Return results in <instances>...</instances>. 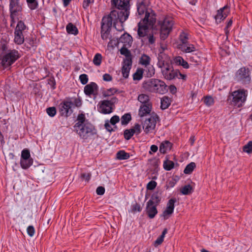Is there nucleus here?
<instances>
[{
	"label": "nucleus",
	"mask_w": 252,
	"mask_h": 252,
	"mask_svg": "<svg viewBox=\"0 0 252 252\" xmlns=\"http://www.w3.org/2000/svg\"><path fill=\"white\" fill-rule=\"evenodd\" d=\"M146 0L139 1L137 4V12L139 15H144V18L138 23V35L140 37L148 35V30L156 23V18L154 12L150 8H147Z\"/></svg>",
	"instance_id": "nucleus-1"
},
{
	"label": "nucleus",
	"mask_w": 252,
	"mask_h": 252,
	"mask_svg": "<svg viewBox=\"0 0 252 252\" xmlns=\"http://www.w3.org/2000/svg\"><path fill=\"white\" fill-rule=\"evenodd\" d=\"M73 128L74 131L83 140H87L96 133L94 126L86 119L83 113L78 115L77 122Z\"/></svg>",
	"instance_id": "nucleus-2"
},
{
	"label": "nucleus",
	"mask_w": 252,
	"mask_h": 252,
	"mask_svg": "<svg viewBox=\"0 0 252 252\" xmlns=\"http://www.w3.org/2000/svg\"><path fill=\"white\" fill-rule=\"evenodd\" d=\"M143 87L148 92L159 94H164L168 90L167 85L161 80H146Z\"/></svg>",
	"instance_id": "nucleus-3"
},
{
	"label": "nucleus",
	"mask_w": 252,
	"mask_h": 252,
	"mask_svg": "<svg viewBox=\"0 0 252 252\" xmlns=\"http://www.w3.org/2000/svg\"><path fill=\"white\" fill-rule=\"evenodd\" d=\"M246 96L243 90L235 91L228 95L227 101L231 105L240 107L245 101Z\"/></svg>",
	"instance_id": "nucleus-4"
},
{
	"label": "nucleus",
	"mask_w": 252,
	"mask_h": 252,
	"mask_svg": "<svg viewBox=\"0 0 252 252\" xmlns=\"http://www.w3.org/2000/svg\"><path fill=\"white\" fill-rule=\"evenodd\" d=\"M20 58V54L16 50H10L1 59V63L6 68L10 66Z\"/></svg>",
	"instance_id": "nucleus-5"
},
{
	"label": "nucleus",
	"mask_w": 252,
	"mask_h": 252,
	"mask_svg": "<svg viewBox=\"0 0 252 252\" xmlns=\"http://www.w3.org/2000/svg\"><path fill=\"white\" fill-rule=\"evenodd\" d=\"M173 24L174 21L170 17H166L163 20L160 26V36L161 39L165 40L167 38L172 29Z\"/></svg>",
	"instance_id": "nucleus-6"
},
{
	"label": "nucleus",
	"mask_w": 252,
	"mask_h": 252,
	"mask_svg": "<svg viewBox=\"0 0 252 252\" xmlns=\"http://www.w3.org/2000/svg\"><path fill=\"white\" fill-rule=\"evenodd\" d=\"M26 26L24 23L19 21L14 30V42L18 45H21L24 42V36L23 32L26 30Z\"/></svg>",
	"instance_id": "nucleus-7"
},
{
	"label": "nucleus",
	"mask_w": 252,
	"mask_h": 252,
	"mask_svg": "<svg viewBox=\"0 0 252 252\" xmlns=\"http://www.w3.org/2000/svg\"><path fill=\"white\" fill-rule=\"evenodd\" d=\"M117 100L116 97H113L110 100L101 101L98 108L99 111L104 114L112 113L113 111V106L117 102Z\"/></svg>",
	"instance_id": "nucleus-8"
},
{
	"label": "nucleus",
	"mask_w": 252,
	"mask_h": 252,
	"mask_svg": "<svg viewBox=\"0 0 252 252\" xmlns=\"http://www.w3.org/2000/svg\"><path fill=\"white\" fill-rule=\"evenodd\" d=\"M162 72L166 79H180V77L184 79L186 77V76L181 73L178 70L172 69V67H170V65L162 69Z\"/></svg>",
	"instance_id": "nucleus-9"
},
{
	"label": "nucleus",
	"mask_w": 252,
	"mask_h": 252,
	"mask_svg": "<svg viewBox=\"0 0 252 252\" xmlns=\"http://www.w3.org/2000/svg\"><path fill=\"white\" fill-rule=\"evenodd\" d=\"M158 119V116L157 114H154L145 120L143 125V128L146 133L151 132L155 128Z\"/></svg>",
	"instance_id": "nucleus-10"
},
{
	"label": "nucleus",
	"mask_w": 252,
	"mask_h": 252,
	"mask_svg": "<svg viewBox=\"0 0 252 252\" xmlns=\"http://www.w3.org/2000/svg\"><path fill=\"white\" fill-rule=\"evenodd\" d=\"M116 10H112L109 15L104 16L101 21V29H111L112 23H113L114 26L116 25L115 14Z\"/></svg>",
	"instance_id": "nucleus-11"
},
{
	"label": "nucleus",
	"mask_w": 252,
	"mask_h": 252,
	"mask_svg": "<svg viewBox=\"0 0 252 252\" xmlns=\"http://www.w3.org/2000/svg\"><path fill=\"white\" fill-rule=\"evenodd\" d=\"M60 111L62 116L68 117L73 112V103L70 99L64 101L59 105Z\"/></svg>",
	"instance_id": "nucleus-12"
},
{
	"label": "nucleus",
	"mask_w": 252,
	"mask_h": 252,
	"mask_svg": "<svg viewBox=\"0 0 252 252\" xmlns=\"http://www.w3.org/2000/svg\"><path fill=\"white\" fill-rule=\"evenodd\" d=\"M20 0H10L9 9L10 11V18L13 19L19 15L22 11V7L19 2Z\"/></svg>",
	"instance_id": "nucleus-13"
},
{
	"label": "nucleus",
	"mask_w": 252,
	"mask_h": 252,
	"mask_svg": "<svg viewBox=\"0 0 252 252\" xmlns=\"http://www.w3.org/2000/svg\"><path fill=\"white\" fill-rule=\"evenodd\" d=\"M230 13V8L227 5L221 8L217 11V14L215 18L216 22L219 23L223 20Z\"/></svg>",
	"instance_id": "nucleus-14"
},
{
	"label": "nucleus",
	"mask_w": 252,
	"mask_h": 252,
	"mask_svg": "<svg viewBox=\"0 0 252 252\" xmlns=\"http://www.w3.org/2000/svg\"><path fill=\"white\" fill-rule=\"evenodd\" d=\"M176 201L175 198L170 199L167 204L166 209L163 212L162 216L164 217V219L168 218L169 216L171 215L174 211V204Z\"/></svg>",
	"instance_id": "nucleus-15"
},
{
	"label": "nucleus",
	"mask_w": 252,
	"mask_h": 252,
	"mask_svg": "<svg viewBox=\"0 0 252 252\" xmlns=\"http://www.w3.org/2000/svg\"><path fill=\"white\" fill-rule=\"evenodd\" d=\"M129 14V8L124 9V10H120V11H116L115 18L116 21L119 20L121 24H123Z\"/></svg>",
	"instance_id": "nucleus-16"
},
{
	"label": "nucleus",
	"mask_w": 252,
	"mask_h": 252,
	"mask_svg": "<svg viewBox=\"0 0 252 252\" xmlns=\"http://www.w3.org/2000/svg\"><path fill=\"white\" fill-rule=\"evenodd\" d=\"M155 205L151 204V202H147L146 204V213L150 219H153L158 214V211Z\"/></svg>",
	"instance_id": "nucleus-17"
},
{
	"label": "nucleus",
	"mask_w": 252,
	"mask_h": 252,
	"mask_svg": "<svg viewBox=\"0 0 252 252\" xmlns=\"http://www.w3.org/2000/svg\"><path fill=\"white\" fill-rule=\"evenodd\" d=\"M251 72L248 67H241L236 72V77L238 79H248L250 78Z\"/></svg>",
	"instance_id": "nucleus-18"
},
{
	"label": "nucleus",
	"mask_w": 252,
	"mask_h": 252,
	"mask_svg": "<svg viewBox=\"0 0 252 252\" xmlns=\"http://www.w3.org/2000/svg\"><path fill=\"white\" fill-rule=\"evenodd\" d=\"M97 90L98 87L96 83L92 82L84 87V93L86 95H90L96 92Z\"/></svg>",
	"instance_id": "nucleus-19"
},
{
	"label": "nucleus",
	"mask_w": 252,
	"mask_h": 252,
	"mask_svg": "<svg viewBox=\"0 0 252 252\" xmlns=\"http://www.w3.org/2000/svg\"><path fill=\"white\" fill-rule=\"evenodd\" d=\"M152 107V103L142 104L139 108L138 115L142 117L150 113Z\"/></svg>",
	"instance_id": "nucleus-20"
},
{
	"label": "nucleus",
	"mask_w": 252,
	"mask_h": 252,
	"mask_svg": "<svg viewBox=\"0 0 252 252\" xmlns=\"http://www.w3.org/2000/svg\"><path fill=\"white\" fill-rule=\"evenodd\" d=\"M111 5L119 10H124V9L129 8L128 0H118L115 3L112 2Z\"/></svg>",
	"instance_id": "nucleus-21"
},
{
	"label": "nucleus",
	"mask_w": 252,
	"mask_h": 252,
	"mask_svg": "<svg viewBox=\"0 0 252 252\" xmlns=\"http://www.w3.org/2000/svg\"><path fill=\"white\" fill-rule=\"evenodd\" d=\"M171 147V143L169 141L165 140L160 143L159 150L161 153L165 154L168 150H170Z\"/></svg>",
	"instance_id": "nucleus-22"
},
{
	"label": "nucleus",
	"mask_w": 252,
	"mask_h": 252,
	"mask_svg": "<svg viewBox=\"0 0 252 252\" xmlns=\"http://www.w3.org/2000/svg\"><path fill=\"white\" fill-rule=\"evenodd\" d=\"M119 42L124 43V46L130 45L132 43V37L128 33L123 34L119 39Z\"/></svg>",
	"instance_id": "nucleus-23"
},
{
	"label": "nucleus",
	"mask_w": 252,
	"mask_h": 252,
	"mask_svg": "<svg viewBox=\"0 0 252 252\" xmlns=\"http://www.w3.org/2000/svg\"><path fill=\"white\" fill-rule=\"evenodd\" d=\"M178 48L185 53H191L196 50L195 47L193 44L189 43L185 45H178Z\"/></svg>",
	"instance_id": "nucleus-24"
},
{
	"label": "nucleus",
	"mask_w": 252,
	"mask_h": 252,
	"mask_svg": "<svg viewBox=\"0 0 252 252\" xmlns=\"http://www.w3.org/2000/svg\"><path fill=\"white\" fill-rule=\"evenodd\" d=\"M170 98L166 96H164L160 100V108L162 110L167 109L171 104Z\"/></svg>",
	"instance_id": "nucleus-25"
},
{
	"label": "nucleus",
	"mask_w": 252,
	"mask_h": 252,
	"mask_svg": "<svg viewBox=\"0 0 252 252\" xmlns=\"http://www.w3.org/2000/svg\"><path fill=\"white\" fill-rule=\"evenodd\" d=\"M175 63L179 65L182 66L184 68H188L189 65L187 62L183 59L182 57L178 56L174 59Z\"/></svg>",
	"instance_id": "nucleus-26"
},
{
	"label": "nucleus",
	"mask_w": 252,
	"mask_h": 252,
	"mask_svg": "<svg viewBox=\"0 0 252 252\" xmlns=\"http://www.w3.org/2000/svg\"><path fill=\"white\" fill-rule=\"evenodd\" d=\"M161 198L158 192H154L152 194L150 199L148 202H151V204L158 206L160 202Z\"/></svg>",
	"instance_id": "nucleus-27"
},
{
	"label": "nucleus",
	"mask_w": 252,
	"mask_h": 252,
	"mask_svg": "<svg viewBox=\"0 0 252 252\" xmlns=\"http://www.w3.org/2000/svg\"><path fill=\"white\" fill-rule=\"evenodd\" d=\"M33 164L32 159H20V165L23 169H27Z\"/></svg>",
	"instance_id": "nucleus-28"
},
{
	"label": "nucleus",
	"mask_w": 252,
	"mask_h": 252,
	"mask_svg": "<svg viewBox=\"0 0 252 252\" xmlns=\"http://www.w3.org/2000/svg\"><path fill=\"white\" fill-rule=\"evenodd\" d=\"M66 31L68 33L77 35L78 33V31L77 27L72 23H68L66 27Z\"/></svg>",
	"instance_id": "nucleus-29"
},
{
	"label": "nucleus",
	"mask_w": 252,
	"mask_h": 252,
	"mask_svg": "<svg viewBox=\"0 0 252 252\" xmlns=\"http://www.w3.org/2000/svg\"><path fill=\"white\" fill-rule=\"evenodd\" d=\"M129 157V153H126L124 150H120L116 154V158L119 160L127 159Z\"/></svg>",
	"instance_id": "nucleus-30"
},
{
	"label": "nucleus",
	"mask_w": 252,
	"mask_h": 252,
	"mask_svg": "<svg viewBox=\"0 0 252 252\" xmlns=\"http://www.w3.org/2000/svg\"><path fill=\"white\" fill-rule=\"evenodd\" d=\"M151 59L150 57L147 55L143 54L139 60V63L147 67L150 64Z\"/></svg>",
	"instance_id": "nucleus-31"
},
{
	"label": "nucleus",
	"mask_w": 252,
	"mask_h": 252,
	"mask_svg": "<svg viewBox=\"0 0 252 252\" xmlns=\"http://www.w3.org/2000/svg\"><path fill=\"white\" fill-rule=\"evenodd\" d=\"M174 162L171 160L166 159L163 162V168L166 171H170L174 167Z\"/></svg>",
	"instance_id": "nucleus-32"
},
{
	"label": "nucleus",
	"mask_w": 252,
	"mask_h": 252,
	"mask_svg": "<svg viewBox=\"0 0 252 252\" xmlns=\"http://www.w3.org/2000/svg\"><path fill=\"white\" fill-rule=\"evenodd\" d=\"M138 100L142 104L151 103L150 101L149 96L147 94H140L138 95Z\"/></svg>",
	"instance_id": "nucleus-33"
},
{
	"label": "nucleus",
	"mask_w": 252,
	"mask_h": 252,
	"mask_svg": "<svg viewBox=\"0 0 252 252\" xmlns=\"http://www.w3.org/2000/svg\"><path fill=\"white\" fill-rule=\"evenodd\" d=\"M193 192L192 187L190 185H185L181 189V192L184 195H189Z\"/></svg>",
	"instance_id": "nucleus-34"
},
{
	"label": "nucleus",
	"mask_w": 252,
	"mask_h": 252,
	"mask_svg": "<svg viewBox=\"0 0 252 252\" xmlns=\"http://www.w3.org/2000/svg\"><path fill=\"white\" fill-rule=\"evenodd\" d=\"M196 165L195 163L193 162H191L189 164H188L185 167L184 172L186 174H190L193 171L194 169L195 168Z\"/></svg>",
	"instance_id": "nucleus-35"
},
{
	"label": "nucleus",
	"mask_w": 252,
	"mask_h": 252,
	"mask_svg": "<svg viewBox=\"0 0 252 252\" xmlns=\"http://www.w3.org/2000/svg\"><path fill=\"white\" fill-rule=\"evenodd\" d=\"M189 34L185 32H182L180 35V40L181 42L179 45H186L188 44Z\"/></svg>",
	"instance_id": "nucleus-36"
},
{
	"label": "nucleus",
	"mask_w": 252,
	"mask_h": 252,
	"mask_svg": "<svg viewBox=\"0 0 252 252\" xmlns=\"http://www.w3.org/2000/svg\"><path fill=\"white\" fill-rule=\"evenodd\" d=\"M101 36L102 39L107 40L110 39V32L111 30L107 29H101Z\"/></svg>",
	"instance_id": "nucleus-37"
},
{
	"label": "nucleus",
	"mask_w": 252,
	"mask_h": 252,
	"mask_svg": "<svg viewBox=\"0 0 252 252\" xmlns=\"http://www.w3.org/2000/svg\"><path fill=\"white\" fill-rule=\"evenodd\" d=\"M131 120V115L129 113H126L121 117V124L122 125H126Z\"/></svg>",
	"instance_id": "nucleus-38"
},
{
	"label": "nucleus",
	"mask_w": 252,
	"mask_h": 252,
	"mask_svg": "<svg viewBox=\"0 0 252 252\" xmlns=\"http://www.w3.org/2000/svg\"><path fill=\"white\" fill-rule=\"evenodd\" d=\"M167 232V229L164 228L162 232L161 235L158 238V239L155 242V245H160L162 242L163 241L164 238L165 237V234Z\"/></svg>",
	"instance_id": "nucleus-39"
},
{
	"label": "nucleus",
	"mask_w": 252,
	"mask_h": 252,
	"mask_svg": "<svg viewBox=\"0 0 252 252\" xmlns=\"http://www.w3.org/2000/svg\"><path fill=\"white\" fill-rule=\"evenodd\" d=\"M120 52L121 55H124L126 58L132 57L130 51L127 49L126 46L123 45V46L120 50Z\"/></svg>",
	"instance_id": "nucleus-40"
},
{
	"label": "nucleus",
	"mask_w": 252,
	"mask_h": 252,
	"mask_svg": "<svg viewBox=\"0 0 252 252\" xmlns=\"http://www.w3.org/2000/svg\"><path fill=\"white\" fill-rule=\"evenodd\" d=\"M29 7L32 10L35 9L37 8L38 4L37 0H26Z\"/></svg>",
	"instance_id": "nucleus-41"
},
{
	"label": "nucleus",
	"mask_w": 252,
	"mask_h": 252,
	"mask_svg": "<svg viewBox=\"0 0 252 252\" xmlns=\"http://www.w3.org/2000/svg\"><path fill=\"white\" fill-rule=\"evenodd\" d=\"M154 74L155 69L153 66H149L144 70V75L147 77H151Z\"/></svg>",
	"instance_id": "nucleus-42"
},
{
	"label": "nucleus",
	"mask_w": 252,
	"mask_h": 252,
	"mask_svg": "<svg viewBox=\"0 0 252 252\" xmlns=\"http://www.w3.org/2000/svg\"><path fill=\"white\" fill-rule=\"evenodd\" d=\"M143 74H144V71L143 69L139 68L133 74V79H141L143 77Z\"/></svg>",
	"instance_id": "nucleus-43"
},
{
	"label": "nucleus",
	"mask_w": 252,
	"mask_h": 252,
	"mask_svg": "<svg viewBox=\"0 0 252 252\" xmlns=\"http://www.w3.org/2000/svg\"><path fill=\"white\" fill-rule=\"evenodd\" d=\"M21 159H24L26 160L28 159H32L31 158L30 152L28 149H25L22 150Z\"/></svg>",
	"instance_id": "nucleus-44"
},
{
	"label": "nucleus",
	"mask_w": 252,
	"mask_h": 252,
	"mask_svg": "<svg viewBox=\"0 0 252 252\" xmlns=\"http://www.w3.org/2000/svg\"><path fill=\"white\" fill-rule=\"evenodd\" d=\"M204 102L208 106H212L214 103V98L209 95L204 97Z\"/></svg>",
	"instance_id": "nucleus-45"
},
{
	"label": "nucleus",
	"mask_w": 252,
	"mask_h": 252,
	"mask_svg": "<svg viewBox=\"0 0 252 252\" xmlns=\"http://www.w3.org/2000/svg\"><path fill=\"white\" fill-rule=\"evenodd\" d=\"M102 56L99 53H97L95 55L93 63L96 65H99L101 63Z\"/></svg>",
	"instance_id": "nucleus-46"
},
{
	"label": "nucleus",
	"mask_w": 252,
	"mask_h": 252,
	"mask_svg": "<svg viewBox=\"0 0 252 252\" xmlns=\"http://www.w3.org/2000/svg\"><path fill=\"white\" fill-rule=\"evenodd\" d=\"M243 151L250 154L252 153V141L248 143L243 147Z\"/></svg>",
	"instance_id": "nucleus-47"
},
{
	"label": "nucleus",
	"mask_w": 252,
	"mask_h": 252,
	"mask_svg": "<svg viewBox=\"0 0 252 252\" xmlns=\"http://www.w3.org/2000/svg\"><path fill=\"white\" fill-rule=\"evenodd\" d=\"M134 134V131H132V129H126L124 131V137L126 140H129L131 137Z\"/></svg>",
	"instance_id": "nucleus-48"
},
{
	"label": "nucleus",
	"mask_w": 252,
	"mask_h": 252,
	"mask_svg": "<svg viewBox=\"0 0 252 252\" xmlns=\"http://www.w3.org/2000/svg\"><path fill=\"white\" fill-rule=\"evenodd\" d=\"M124 64L123 67L131 68L132 65V57L126 58L124 61Z\"/></svg>",
	"instance_id": "nucleus-49"
},
{
	"label": "nucleus",
	"mask_w": 252,
	"mask_h": 252,
	"mask_svg": "<svg viewBox=\"0 0 252 252\" xmlns=\"http://www.w3.org/2000/svg\"><path fill=\"white\" fill-rule=\"evenodd\" d=\"M46 112L50 117H54L56 114V109L55 107H51L46 109Z\"/></svg>",
	"instance_id": "nucleus-50"
},
{
	"label": "nucleus",
	"mask_w": 252,
	"mask_h": 252,
	"mask_svg": "<svg viewBox=\"0 0 252 252\" xmlns=\"http://www.w3.org/2000/svg\"><path fill=\"white\" fill-rule=\"evenodd\" d=\"M160 55H158V66L160 68H162L163 67V66H164V65H165V61L164 60H163V56H165V55H163L161 54V53H160Z\"/></svg>",
	"instance_id": "nucleus-51"
},
{
	"label": "nucleus",
	"mask_w": 252,
	"mask_h": 252,
	"mask_svg": "<svg viewBox=\"0 0 252 252\" xmlns=\"http://www.w3.org/2000/svg\"><path fill=\"white\" fill-rule=\"evenodd\" d=\"M132 131H134V134H139L141 132V126L138 124L134 125L133 128H130Z\"/></svg>",
	"instance_id": "nucleus-52"
},
{
	"label": "nucleus",
	"mask_w": 252,
	"mask_h": 252,
	"mask_svg": "<svg viewBox=\"0 0 252 252\" xmlns=\"http://www.w3.org/2000/svg\"><path fill=\"white\" fill-rule=\"evenodd\" d=\"M157 185L156 182L154 181H151L149 182L147 185V189L149 190H153L154 189Z\"/></svg>",
	"instance_id": "nucleus-53"
},
{
	"label": "nucleus",
	"mask_w": 252,
	"mask_h": 252,
	"mask_svg": "<svg viewBox=\"0 0 252 252\" xmlns=\"http://www.w3.org/2000/svg\"><path fill=\"white\" fill-rule=\"evenodd\" d=\"M190 60L196 64H198L200 62V59L199 57L197 56L196 54H192L191 56L190 57Z\"/></svg>",
	"instance_id": "nucleus-54"
},
{
	"label": "nucleus",
	"mask_w": 252,
	"mask_h": 252,
	"mask_svg": "<svg viewBox=\"0 0 252 252\" xmlns=\"http://www.w3.org/2000/svg\"><path fill=\"white\" fill-rule=\"evenodd\" d=\"M91 173H82L80 175V178L82 179L85 180L86 181L88 182L91 178Z\"/></svg>",
	"instance_id": "nucleus-55"
},
{
	"label": "nucleus",
	"mask_w": 252,
	"mask_h": 252,
	"mask_svg": "<svg viewBox=\"0 0 252 252\" xmlns=\"http://www.w3.org/2000/svg\"><path fill=\"white\" fill-rule=\"evenodd\" d=\"M130 69V68L128 67H122V73L124 78H126L128 77Z\"/></svg>",
	"instance_id": "nucleus-56"
},
{
	"label": "nucleus",
	"mask_w": 252,
	"mask_h": 252,
	"mask_svg": "<svg viewBox=\"0 0 252 252\" xmlns=\"http://www.w3.org/2000/svg\"><path fill=\"white\" fill-rule=\"evenodd\" d=\"M141 207L140 205L137 203L132 204L131 211L133 212H140L141 211Z\"/></svg>",
	"instance_id": "nucleus-57"
},
{
	"label": "nucleus",
	"mask_w": 252,
	"mask_h": 252,
	"mask_svg": "<svg viewBox=\"0 0 252 252\" xmlns=\"http://www.w3.org/2000/svg\"><path fill=\"white\" fill-rule=\"evenodd\" d=\"M120 121V118L117 115L113 116L109 121L112 125H115Z\"/></svg>",
	"instance_id": "nucleus-58"
},
{
	"label": "nucleus",
	"mask_w": 252,
	"mask_h": 252,
	"mask_svg": "<svg viewBox=\"0 0 252 252\" xmlns=\"http://www.w3.org/2000/svg\"><path fill=\"white\" fill-rule=\"evenodd\" d=\"M27 231L30 236L32 237L35 233L34 227L32 225L29 226L27 229Z\"/></svg>",
	"instance_id": "nucleus-59"
},
{
	"label": "nucleus",
	"mask_w": 252,
	"mask_h": 252,
	"mask_svg": "<svg viewBox=\"0 0 252 252\" xmlns=\"http://www.w3.org/2000/svg\"><path fill=\"white\" fill-rule=\"evenodd\" d=\"M116 92V90L115 89L111 88V89H108L107 91H105L103 93V95L105 96H109L112 94H113Z\"/></svg>",
	"instance_id": "nucleus-60"
},
{
	"label": "nucleus",
	"mask_w": 252,
	"mask_h": 252,
	"mask_svg": "<svg viewBox=\"0 0 252 252\" xmlns=\"http://www.w3.org/2000/svg\"><path fill=\"white\" fill-rule=\"evenodd\" d=\"M104 192L105 189L102 186H99L96 189V192L98 195H102L104 193Z\"/></svg>",
	"instance_id": "nucleus-61"
},
{
	"label": "nucleus",
	"mask_w": 252,
	"mask_h": 252,
	"mask_svg": "<svg viewBox=\"0 0 252 252\" xmlns=\"http://www.w3.org/2000/svg\"><path fill=\"white\" fill-rule=\"evenodd\" d=\"M110 123L109 122L108 120L106 121L104 124V126L107 131L109 132H112L114 131V130L112 128L111 126L110 125Z\"/></svg>",
	"instance_id": "nucleus-62"
},
{
	"label": "nucleus",
	"mask_w": 252,
	"mask_h": 252,
	"mask_svg": "<svg viewBox=\"0 0 252 252\" xmlns=\"http://www.w3.org/2000/svg\"><path fill=\"white\" fill-rule=\"evenodd\" d=\"M48 85L52 90L55 89L56 85L55 80H48Z\"/></svg>",
	"instance_id": "nucleus-63"
},
{
	"label": "nucleus",
	"mask_w": 252,
	"mask_h": 252,
	"mask_svg": "<svg viewBox=\"0 0 252 252\" xmlns=\"http://www.w3.org/2000/svg\"><path fill=\"white\" fill-rule=\"evenodd\" d=\"M94 2V0H84L82 6L84 9H87L89 4Z\"/></svg>",
	"instance_id": "nucleus-64"
}]
</instances>
